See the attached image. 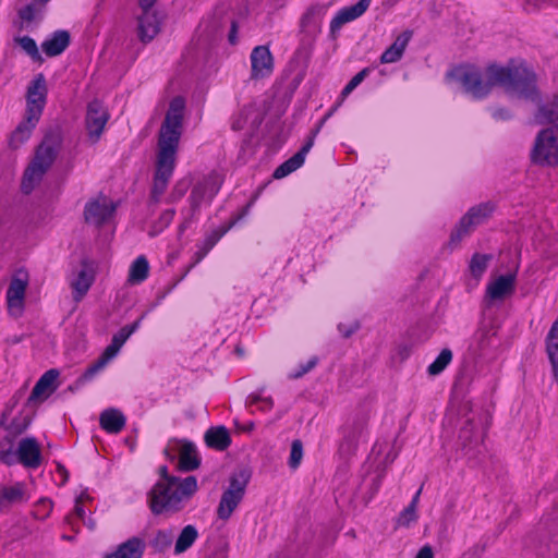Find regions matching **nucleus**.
Wrapping results in <instances>:
<instances>
[{
    "label": "nucleus",
    "mask_w": 558,
    "mask_h": 558,
    "mask_svg": "<svg viewBox=\"0 0 558 558\" xmlns=\"http://www.w3.org/2000/svg\"><path fill=\"white\" fill-rule=\"evenodd\" d=\"M490 255L487 254H475L470 263V271L472 276L480 279L487 269Z\"/></svg>",
    "instance_id": "40"
},
{
    "label": "nucleus",
    "mask_w": 558,
    "mask_h": 558,
    "mask_svg": "<svg viewBox=\"0 0 558 558\" xmlns=\"http://www.w3.org/2000/svg\"><path fill=\"white\" fill-rule=\"evenodd\" d=\"M245 404L248 408L257 405L259 411L268 412L274 408V399L270 396H265L264 390L259 389L247 396Z\"/></svg>",
    "instance_id": "37"
},
{
    "label": "nucleus",
    "mask_w": 558,
    "mask_h": 558,
    "mask_svg": "<svg viewBox=\"0 0 558 558\" xmlns=\"http://www.w3.org/2000/svg\"><path fill=\"white\" fill-rule=\"evenodd\" d=\"M140 327V320L133 323L131 326L121 328L111 340V343L105 349L109 355L117 356L120 349L123 347L130 336Z\"/></svg>",
    "instance_id": "32"
},
{
    "label": "nucleus",
    "mask_w": 558,
    "mask_h": 558,
    "mask_svg": "<svg viewBox=\"0 0 558 558\" xmlns=\"http://www.w3.org/2000/svg\"><path fill=\"white\" fill-rule=\"evenodd\" d=\"M367 74V69L362 70L356 75H354L351 81L345 85L342 90V97H347L350 93L353 92L365 78Z\"/></svg>",
    "instance_id": "45"
},
{
    "label": "nucleus",
    "mask_w": 558,
    "mask_h": 558,
    "mask_svg": "<svg viewBox=\"0 0 558 558\" xmlns=\"http://www.w3.org/2000/svg\"><path fill=\"white\" fill-rule=\"evenodd\" d=\"M526 2L535 9L539 7L538 0H526Z\"/></svg>",
    "instance_id": "57"
},
{
    "label": "nucleus",
    "mask_w": 558,
    "mask_h": 558,
    "mask_svg": "<svg viewBox=\"0 0 558 558\" xmlns=\"http://www.w3.org/2000/svg\"><path fill=\"white\" fill-rule=\"evenodd\" d=\"M517 272H493L485 289V301L489 306L499 305L510 298L515 290Z\"/></svg>",
    "instance_id": "7"
},
{
    "label": "nucleus",
    "mask_w": 558,
    "mask_h": 558,
    "mask_svg": "<svg viewBox=\"0 0 558 558\" xmlns=\"http://www.w3.org/2000/svg\"><path fill=\"white\" fill-rule=\"evenodd\" d=\"M314 145V136L308 138V141L303 145V147L294 154L291 158L280 165L274 172L275 179H282L298 170L305 161V157L307 153Z\"/></svg>",
    "instance_id": "20"
},
{
    "label": "nucleus",
    "mask_w": 558,
    "mask_h": 558,
    "mask_svg": "<svg viewBox=\"0 0 558 558\" xmlns=\"http://www.w3.org/2000/svg\"><path fill=\"white\" fill-rule=\"evenodd\" d=\"M328 11V5L315 3L310 5L300 20L302 32L314 34L320 31L322 22Z\"/></svg>",
    "instance_id": "19"
},
{
    "label": "nucleus",
    "mask_w": 558,
    "mask_h": 558,
    "mask_svg": "<svg viewBox=\"0 0 558 558\" xmlns=\"http://www.w3.org/2000/svg\"><path fill=\"white\" fill-rule=\"evenodd\" d=\"M221 180L218 174L208 177L202 184L197 185L192 194L191 202L197 206L203 199L210 201L219 191Z\"/></svg>",
    "instance_id": "22"
},
{
    "label": "nucleus",
    "mask_w": 558,
    "mask_h": 558,
    "mask_svg": "<svg viewBox=\"0 0 558 558\" xmlns=\"http://www.w3.org/2000/svg\"><path fill=\"white\" fill-rule=\"evenodd\" d=\"M144 543L137 537H133L121 544L117 550L104 558H141L144 551Z\"/></svg>",
    "instance_id": "27"
},
{
    "label": "nucleus",
    "mask_w": 558,
    "mask_h": 558,
    "mask_svg": "<svg viewBox=\"0 0 558 558\" xmlns=\"http://www.w3.org/2000/svg\"><path fill=\"white\" fill-rule=\"evenodd\" d=\"M184 109L183 98L172 99L159 131L150 191L151 199L155 203H159L165 195L177 166Z\"/></svg>",
    "instance_id": "2"
},
{
    "label": "nucleus",
    "mask_w": 558,
    "mask_h": 558,
    "mask_svg": "<svg viewBox=\"0 0 558 558\" xmlns=\"http://www.w3.org/2000/svg\"><path fill=\"white\" fill-rule=\"evenodd\" d=\"M415 558H434V551L429 545L423 546Z\"/></svg>",
    "instance_id": "51"
},
{
    "label": "nucleus",
    "mask_w": 558,
    "mask_h": 558,
    "mask_svg": "<svg viewBox=\"0 0 558 558\" xmlns=\"http://www.w3.org/2000/svg\"><path fill=\"white\" fill-rule=\"evenodd\" d=\"M28 424H29V420L25 417V418H23V423L22 424L15 426L13 428L15 430H17V432H21V430L25 429L28 426Z\"/></svg>",
    "instance_id": "56"
},
{
    "label": "nucleus",
    "mask_w": 558,
    "mask_h": 558,
    "mask_svg": "<svg viewBox=\"0 0 558 558\" xmlns=\"http://www.w3.org/2000/svg\"><path fill=\"white\" fill-rule=\"evenodd\" d=\"M116 206L107 196L99 195L86 203L84 209L85 221L99 227L110 221L113 217Z\"/></svg>",
    "instance_id": "10"
},
{
    "label": "nucleus",
    "mask_w": 558,
    "mask_h": 558,
    "mask_svg": "<svg viewBox=\"0 0 558 558\" xmlns=\"http://www.w3.org/2000/svg\"><path fill=\"white\" fill-rule=\"evenodd\" d=\"M108 119L109 114L101 102L94 100L88 105L86 129L90 141L97 142L99 140Z\"/></svg>",
    "instance_id": "15"
},
{
    "label": "nucleus",
    "mask_w": 558,
    "mask_h": 558,
    "mask_svg": "<svg viewBox=\"0 0 558 558\" xmlns=\"http://www.w3.org/2000/svg\"><path fill=\"white\" fill-rule=\"evenodd\" d=\"M372 0H360L357 3L340 9L330 21V34L335 37L343 25L362 16L371 5Z\"/></svg>",
    "instance_id": "18"
},
{
    "label": "nucleus",
    "mask_w": 558,
    "mask_h": 558,
    "mask_svg": "<svg viewBox=\"0 0 558 558\" xmlns=\"http://www.w3.org/2000/svg\"><path fill=\"white\" fill-rule=\"evenodd\" d=\"M459 438L464 448H475L483 440V430L478 424L474 423V416L466 418L464 426L461 427Z\"/></svg>",
    "instance_id": "24"
},
{
    "label": "nucleus",
    "mask_w": 558,
    "mask_h": 558,
    "mask_svg": "<svg viewBox=\"0 0 558 558\" xmlns=\"http://www.w3.org/2000/svg\"><path fill=\"white\" fill-rule=\"evenodd\" d=\"M229 39H230V41H231L232 44H235V34H234V32H232V33L230 34Z\"/></svg>",
    "instance_id": "58"
},
{
    "label": "nucleus",
    "mask_w": 558,
    "mask_h": 558,
    "mask_svg": "<svg viewBox=\"0 0 558 558\" xmlns=\"http://www.w3.org/2000/svg\"><path fill=\"white\" fill-rule=\"evenodd\" d=\"M52 510V501L48 498H41L34 508V517L39 520L46 519Z\"/></svg>",
    "instance_id": "44"
},
{
    "label": "nucleus",
    "mask_w": 558,
    "mask_h": 558,
    "mask_svg": "<svg viewBox=\"0 0 558 558\" xmlns=\"http://www.w3.org/2000/svg\"><path fill=\"white\" fill-rule=\"evenodd\" d=\"M143 12L137 16L136 36L143 44L154 40L161 31L162 19L151 8H142Z\"/></svg>",
    "instance_id": "11"
},
{
    "label": "nucleus",
    "mask_w": 558,
    "mask_h": 558,
    "mask_svg": "<svg viewBox=\"0 0 558 558\" xmlns=\"http://www.w3.org/2000/svg\"><path fill=\"white\" fill-rule=\"evenodd\" d=\"M74 511H75L76 515L80 517V518H83L84 514H85V510H84L83 506L81 505V500L80 499L76 501Z\"/></svg>",
    "instance_id": "54"
},
{
    "label": "nucleus",
    "mask_w": 558,
    "mask_h": 558,
    "mask_svg": "<svg viewBox=\"0 0 558 558\" xmlns=\"http://www.w3.org/2000/svg\"><path fill=\"white\" fill-rule=\"evenodd\" d=\"M250 112H251V108H248V109H244V110L241 112V116H242V114H245L244 120H243V121H241L240 119H239V120H234V121H233V129H235V130H241V129L244 126V124L247 122V120H248V113H250Z\"/></svg>",
    "instance_id": "52"
},
{
    "label": "nucleus",
    "mask_w": 558,
    "mask_h": 558,
    "mask_svg": "<svg viewBox=\"0 0 558 558\" xmlns=\"http://www.w3.org/2000/svg\"><path fill=\"white\" fill-rule=\"evenodd\" d=\"M452 361V352L449 349H442L435 361L428 366L427 372L430 376L439 375Z\"/></svg>",
    "instance_id": "38"
},
{
    "label": "nucleus",
    "mask_w": 558,
    "mask_h": 558,
    "mask_svg": "<svg viewBox=\"0 0 558 558\" xmlns=\"http://www.w3.org/2000/svg\"><path fill=\"white\" fill-rule=\"evenodd\" d=\"M231 228V225L220 227L219 229L213 231L211 234H209L206 238V252H208L214 245L226 234V232Z\"/></svg>",
    "instance_id": "46"
},
{
    "label": "nucleus",
    "mask_w": 558,
    "mask_h": 558,
    "mask_svg": "<svg viewBox=\"0 0 558 558\" xmlns=\"http://www.w3.org/2000/svg\"><path fill=\"white\" fill-rule=\"evenodd\" d=\"M303 459V445L301 440L295 439L291 444V451L289 457V466L291 469H296L301 464V461Z\"/></svg>",
    "instance_id": "41"
},
{
    "label": "nucleus",
    "mask_w": 558,
    "mask_h": 558,
    "mask_svg": "<svg viewBox=\"0 0 558 558\" xmlns=\"http://www.w3.org/2000/svg\"><path fill=\"white\" fill-rule=\"evenodd\" d=\"M56 158V149L48 143H43L36 150L35 157L26 168L22 190L24 193H31L39 184L44 174L51 167Z\"/></svg>",
    "instance_id": "4"
},
{
    "label": "nucleus",
    "mask_w": 558,
    "mask_h": 558,
    "mask_svg": "<svg viewBox=\"0 0 558 558\" xmlns=\"http://www.w3.org/2000/svg\"><path fill=\"white\" fill-rule=\"evenodd\" d=\"M95 278L96 266L90 262L83 260L72 270L68 281L72 291L73 299L76 302L83 300V298L87 294L95 281Z\"/></svg>",
    "instance_id": "9"
},
{
    "label": "nucleus",
    "mask_w": 558,
    "mask_h": 558,
    "mask_svg": "<svg viewBox=\"0 0 558 558\" xmlns=\"http://www.w3.org/2000/svg\"><path fill=\"white\" fill-rule=\"evenodd\" d=\"M17 461L28 469H37L43 462L41 447L33 437L22 438L15 448Z\"/></svg>",
    "instance_id": "13"
},
{
    "label": "nucleus",
    "mask_w": 558,
    "mask_h": 558,
    "mask_svg": "<svg viewBox=\"0 0 558 558\" xmlns=\"http://www.w3.org/2000/svg\"><path fill=\"white\" fill-rule=\"evenodd\" d=\"M29 283V275L25 269L16 270L7 290V305L9 314L19 317L24 311L25 294Z\"/></svg>",
    "instance_id": "8"
},
{
    "label": "nucleus",
    "mask_w": 558,
    "mask_h": 558,
    "mask_svg": "<svg viewBox=\"0 0 558 558\" xmlns=\"http://www.w3.org/2000/svg\"><path fill=\"white\" fill-rule=\"evenodd\" d=\"M166 453L170 456L171 459L178 453L180 469L184 471L194 470L199 464L196 447L187 441L175 440L169 444Z\"/></svg>",
    "instance_id": "14"
},
{
    "label": "nucleus",
    "mask_w": 558,
    "mask_h": 558,
    "mask_svg": "<svg viewBox=\"0 0 558 558\" xmlns=\"http://www.w3.org/2000/svg\"><path fill=\"white\" fill-rule=\"evenodd\" d=\"M206 444L215 449L223 450L230 445L229 432L223 426L209 428L205 434Z\"/></svg>",
    "instance_id": "31"
},
{
    "label": "nucleus",
    "mask_w": 558,
    "mask_h": 558,
    "mask_svg": "<svg viewBox=\"0 0 558 558\" xmlns=\"http://www.w3.org/2000/svg\"><path fill=\"white\" fill-rule=\"evenodd\" d=\"M532 156L537 163L558 166V126L544 129L537 134Z\"/></svg>",
    "instance_id": "6"
},
{
    "label": "nucleus",
    "mask_w": 558,
    "mask_h": 558,
    "mask_svg": "<svg viewBox=\"0 0 558 558\" xmlns=\"http://www.w3.org/2000/svg\"><path fill=\"white\" fill-rule=\"evenodd\" d=\"M317 364L316 357H311L305 363L300 364L299 369H296L291 376L294 378L301 377L307 372H310Z\"/></svg>",
    "instance_id": "47"
},
{
    "label": "nucleus",
    "mask_w": 558,
    "mask_h": 558,
    "mask_svg": "<svg viewBox=\"0 0 558 558\" xmlns=\"http://www.w3.org/2000/svg\"><path fill=\"white\" fill-rule=\"evenodd\" d=\"M39 119L31 120V116L25 114V119L16 126L10 137V146L17 148L24 144L29 137L37 125Z\"/></svg>",
    "instance_id": "26"
},
{
    "label": "nucleus",
    "mask_w": 558,
    "mask_h": 558,
    "mask_svg": "<svg viewBox=\"0 0 558 558\" xmlns=\"http://www.w3.org/2000/svg\"><path fill=\"white\" fill-rule=\"evenodd\" d=\"M412 32L404 31L400 35L397 36L395 41L383 52L380 57L381 63H395L399 61L409 41L411 40Z\"/></svg>",
    "instance_id": "23"
},
{
    "label": "nucleus",
    "mask_w": 558,
    "mask_h": 558,
    "mask_svg": "<svg viewBox=\"0 0 558 558\" xmlns=\"http://www.w3.org/2000/svg\"><path fill=\"white\" fill-rule=\"evenodd\" d=\"M338 329L344 337H349L357 329V325L356 324H351V325L339 324Z\"/></svg>",
    "instance_id": "49"
},
{
    "label": "nucleus",
    "mask_w": 558,
    "mask_h": 558,
    "mask_svg": "<svg viewBox=\"0 0 558 558\" xmlns=\"http://www.w3.org/2000/svg\"><path fill=\"white\" fill-rule=\"evenodd\" d=\"M448 84L461 86L473 98L489 95L494 87L500 86L510 98L536 101L537 89L534 72L521 61L508 65L490 64L480 68L474 64H460L446 75Z\"/></svg>",
    "instance_id": "1"
},
{
    "label": "nucleus",
    "mask_w": 558,
    "mask_h": 558,
    "mask_svg": "<svg viewBox=\"0 0 558 558\" xmlns=\"http://www.w3.org/2000/svg\"><path fill=\"white\" fill-rule=\"evenodd\" d=\"M421 490H418L415 496L413 497L411 504L399 514L397 519V526L398 527H409L417 520V502L420 498Z\"/></svg>",
    "instance_id": "35"
},
{
    "label": "nucleus",
    "mask_w": 558,
    "mask_h": 558,
    "mask_svg": "<svg viewBox=\"0 0 558 558\" xmlns=\"http://www.w3.org/2000/svg\"><path fill=\"white\" fill-rule=\"evenodd\" d=\"M157 0H140L141 8H151Z\"/></svg>",
    "instance_id": "55"
},
{
    "label": "nucleus",
    "mask_w": 558,
    "mask_h": 558,
    "mask_svg": "<svg viewBox=\"0 0 558 558\" xmlns=\"http://www.w3.org/2000/svg\"><path fill=\"white\" fill-rule=\"evenodd\" d=\"M47 96L46 80L38 74L29 84L27 89V107L26 114L31 116V120L40 119Z\"/></svg>",
    "instance_id": "12"
},
{
    "label": "nucleus",
    "mask_w": 558,
    "mask_h": 558,
    "mask_svg": "<svg viewBox=\"0 0 558 558\" xmlns=\"http://www.w3.org/2000/svg\"><path fill=\"white\" fill-rule=\"evenodd\" d=\"M189 186H190V182H189V180L183 179V180L178 181V182L173 185L172 191H171V193L169 194V196H168V199H167V201H168L169 203H175V202H178L179 199H181V198L184 196V194L186 193V191H187Z\"/></svg>",
    "instance_id": "43"
},
{
    "label": "nucleus",
    "mask_w": 558,
    "mask_h": 558,
    "mask_svg": "<svg viewBox=\"0 0 558 558\" xmlns=\"http://www.w3.org/2000/svg\"><path fill=\"white\" fill-rule=\"evenodd\" d=\"M69 33L65 31H58L43 43L41 48L48 57H54L62 53L69 46Z\"/></svg>",
    "instance_id": "25"
},
{
    "label": "nucleus",
    "mask_w": 558,
    "mask_h": 558,
    "mask_svg": "<svg viewBox=\"0 0 558 558\" xmlns=\"http://www.w3.org/2000/svg\"><path fill=\"white\" fill-rule=\"evenodd\" d=\"M251 75L253 78H265L274 71V58L267 46H257L251 52Z\"/></svg>",
    "instance_id": "17"
},
{
    "label": "nucleus",
    "mask_w": 558,
    "mask_h": 558,
    "mask_svg": "<svg viewBox=\"0 0 558 558\" xmlns=\"http://www.w3.org/2000/svg\"><path fill=\"white\" fill-rule=\"evenodd\" d=\"M235 425H236L238 430L245 432V433H250V432L254 430V428H255V423L253 421L246 422L244 424H240L236 422Z\"/></svg>",
    "instance_id": "53"
},
{
    "label": "nucleus",
    "mask_w": 558,
    "mask_h": 558,
    "mask_svg": "<svg viewBox=\"0 0 558 558\" xmlns=\"http://www.w3.org/2000/svg\"><path fill=\"white\" fill-rule=\"evenodd\" d=\"M59 376V372L50 369L46 372L35 387L29 397V401H44L56 390V380Z\"/></svg>",
    "instance_id": "21"
},
{
    "label": "nucleus",
    "mask_w": 558,
    "mask_h": 558,
    "mask_svg": "<svg viewBox=\"0 0 558 558\" xmlns=\"http://www.w3.org/2000/svg\"><path fill=\"white\" fill-rule=\"evenodd\" d=\"M546 347L548 357L553 365V372L556 379H558V320H556L547 335Z\"/></svg>",
    "instance_id": "33"
},
{
    "label": "nucleus",
    "mask_w": 558,
    "mask_h": 558,
    "mask_svg": "<svg viewBox=\"0 0 558 558\" xmlns=\"http://www.w3.org/2000/svg\"><path fill=\"white\" fill-rule=\"evenodd\" d=\"M174 211L172 209L166 210L160 216L161 229L167 227L173 219Z\"/></svg>",
    "instance_id": "50"
},
{
    "label": "nucleus",
    "mask_w": 558,
    "mask_h": 558,
    "mask_svg": "<svg viewBox=\"0 0 558 558\" xmlns=\"http://www.w3.org/2000/svg\"><path fill=\"white\" fill-rule=\"evenodd\" d=\"M493 211V206L482 204L471 208L461 219L459 227L451 234V243H458L468 232L469 229L483 222Z\"/></svg>",
    "instance_id": "16"
},
{
    "label": "nucleus",
    "mask_w": 558,
    "mask_h": 558,
    "mask_svg": "<svg viewBox=\"0 0 558 558\" xmlns=\"http://www.w3.org/2000/svg\"><path fill=\"white\" fill-rule=\"evenodd\" d=\"M162 477L154 486L150 494V508L154 513H169L181 510L197 490V481L194 476L179 478L166 475L162 468Z\"/></svg>",
    "instance_id": "3"
},
{
    "label": "nucleus",
    "mask_w": 558,
    "mask_h": 558,
    "mask_svg": "<svg viewBox=\"0 0 558 558\" xmlns=\"http://www.w3.org/2000/svg\"><path fill=\"white\" fill-rule=\"evenodd\" d=\"M149 275V264L145 256L136 257L129 267L128 283L136 286L147 279Z\"/></svg>",
    "instance_id": "28"
},
{
    "label": "nucleus",
    "mask_w": 558,
    "mask_h": 558,
    "mask_svg": "<svg viewBox=\"0 0 558 558\" xmlns=\"http://www.w3.org/2000/svg\"><path fill=\"white\" fill-rule=\"evenodd\" d=\"M21 48L34 60H39V51L34 39L28 36L20 37L16 39Z\"/></svg>",
    "instance_id": "42"
},
{
    "label": "nucleus",
    "mask_w": 558,
    "mask_h": 558,
    "mask_svg": "<svg viewBox=\"0 0 558 558\" xmlns=\"http://www.w3.org/2000/svg\"><path fill=\"white\" fill-rule=\"evenodd\" d=\"M198 536V532L193 525H186L180 533L175 546L174 551L175 554L184 553L186 549H189L194 542L196 541Z\"/></svg>",
    "instance_id": "36"
},
{
    "label": "nucleus",
    "mask_w": 558,
    "mask_h": 558,
    "mask_svg": "<svg viewBox=\"0 0 558 558\" xmlns=\"http://www.w3.org/2000/svg\"><path fill=\"white\" fill-rule=\"evenodd\" d=\"M113 359L114 356L109 355V353L105 350L99 359L86 368V371L80 377L78 381L81 384H85L92 380L97 374L104 371Z\"/></svg>",
    "instance_id": "34"
},
{
    "label": "nucleus",
    "mask_w": 558,
    "mask_h": 558,
    "mask_svg": "<svg viewBox=\"0 0 558 558\" xmlns=\"http://www.w3.org/2000/svg\"><path fill=\"white\" fill-rule=\"evenodd\" d=\"M49 0H35L20 11V17L23 23L29 24L36 21L41 15V7H44Z\"/></svg>",
    "instance_id": "39"
},
{
    "label": "nucleus",
    "mask_w": 558,
    "mask_h": 558,
    "mask_svg": "<svg viewBox=\"0 0 558 558\" xmlns=\"http://www.w3.org/2000/svg\"><path fill=\"white\" fill-rule=\"evenodd\" d=\"M100 426L108 433L117 434L125 425L124 415L116 409L105 410L100 414Z\"/></svg>",
    "instance_id": "29"
},
{
    "label": "nucleus",
    "mask_w": 558,
    "mask_h": 558,
    "mask_svg": "<svg viewBox=\"0 0 558 558\" xmlns=\"http://www.w3.org/2000/svg\"><path fill=\"white\" fill-rule=\"evenodd\" d=\"M172 542V535L168 531H159L155 537V544L159 547H166Z\"/></svg>",
    "instance_id": "48"
},
{
    "label": "nucleus",
    "mask_w": 558,
    "mask_h": 558,
    "mask_svg": "<svg viewBox=\"0 0 558 558\" xmlns=\"http://www.w3.org/2000/svg\"><path fill=\"white\" fill-rule=\"evenodd\" d=\"M535 118L541 123L558 124V95L547 98L541 104Z\"/></svg>",
    "instance_id": "30"
},
{
    "label": "nucleus",
    "mask_w": 558,
    "mask_h": 558,
    "mask_svg": "<svg viewBox=\"0 0 558 558\" xmlns=\"http://www.w3.org/2000/svg\"><path fill=\"white\" fill-rule=\"evenodd\" d=\"M248 483V475L245 472L234 474L229 482L228 488L222 493L217 508L219 519L228 520L242 501L245 488Z\"/></svg>",
    "instance_id": "5"
}]
</instances>
